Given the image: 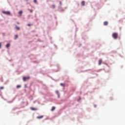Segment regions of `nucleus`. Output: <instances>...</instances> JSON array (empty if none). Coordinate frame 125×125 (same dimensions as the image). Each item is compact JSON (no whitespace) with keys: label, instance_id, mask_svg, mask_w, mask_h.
<instances>
[{"label":"nucleus","instance_id":"1","mask_svg":"<svg viewBox=\"0 0 125 125\" xmlns=\"http://www.w3.org/2000/svg\"><path fill=\"white\" fill-rule=\"evenodd\" d=\"M119 36V34H118V33L114 32L112 34V37L114 39V40H117L118 39V37Z\"/></svg>","mask_w":125,"mask_h":125},{"label":"nucleus","instance_id":"2","mask_svg":"<svg viewBox=\"0 0 125 125\" xmlns=\"http://www.w3.org/2000/svg\"><path fill=\"white\" fill-rule=\"evenodd\" d=\"M28 80H30V77L28 76V77H23V82H26V81H27Z\"/></svg>","mask_w":125,"mask_h":125},{"label":"nucleus","instance_id":"3","mask_svg":"<svg viewBox=\"0 0 125 125\" xmlns=\"http://www.w3.org/2000/svg\"><path fill=\"white\" fill-rule=\"evenodd\" d=\"M2 13H3V14H6V15H10V12L9 11H3Z\"/></svg>","mask_w":125,"mask_h":125},{"label":"nucleus","instance_id":"4","mask_svg":"<svg viewBox=\"0 0 125 125\" xmlns=\"http://www.w3.org/2000/svg\"><path fill=\"white\" fill-rule=\"evenodd\" d=\"M30 109L32 111H37L38 110V108L35 107H31Z\"/></svg>","mask_w":125,"mask_h":125},{"label":"nucleus","instance_id":"5","mask_svg":"<svg viewBox=\"0 0 125 125\" xmlns=\"http://www.w3.org/2000/svg\"><path fill=\"white\" fill-rule=\"evenodd\" d=\"M81 4L83 6H84L85 4V2L84 1H82L81 2Z\"/></svg>","mask_w":125,"mask_h":125},{"label":"nucleus","instance_id":"6","mask_svg":"<svg viewBox=\"0 0 125 125\" xmlns=\"http://www.w3.org/2000/svg\"><path fill=\"white\" fill-rule=\"evenodd\" d=\"M101 64H102V59H100L99 60V65H101Z\"/></svg>","mask_w":125,"mask_h":125},{"label":"nucleus","instance_id":"7","mask_svg":"<svg viewBox=\"0 0 125 125\" xmlns=\"http://www.w3.org/2000/svg\"><path fill=\"white\" fill-rule=\"evenodd\" d=\"M16 30H18V31H19V30H20V27H18L17 25H16Z\"/></svg>","mask_w":125,"mask_h":125},{"label":"nucleus","instance_id":"8","mask_svg":"<svg viewBox=\"0 0 125 125\" xmlns=\"http://www.w3.org/2000/svg\"><path fill=\"white\" fill-rule=\"evenodd\" d=\"M104 26H107V25H108V22L104 21Z\"/></svg>","mask_w":125,"mask_h":125},{"label":"nucleus","instance_id":"9","mask_svg":"<svg viewBox=\"0 0 125 125\" xmlns=\"http://www.w3.org/2000/svg\"><path fill=\"white\" fill-rule=\"evenodd\" d=\"M42 118H43V116L37 117V119H42Z\"/></svg>","mask_w":125,"mask_h":125},{"label":"nucleus","instance_id":"10","mask_svg":"<svg viewBox=\"0 0 125 125\" xmlns=\"http://www.w3.org/2000/svg\"><path fill=\"white\" fill-rule=\"evenodd\" d=\"M54 110H55V106H53L52 107V109H51V111H54Z\"/></svg>","mask_w":125,"mask_h":125},{"label":"nucleus","instance_id":"11","mask_svg":"<svg viewBox=\"0 0 125 125\" xmlns=\"http://www.w3.org/2000/svg\"><path fill=\"white\" fill-rule=\"evenodd\" d=\"M9 46H10V44H9V43H8V44H7L6 45V47L7 48L9 47Z\"/></svg>","mask_w":125,"mask_h":125},{"label":"nucleus","instance_id":"12","mask_svg":"<svg viewBox=\"0 0 125 125\" xmlns=\"http://www.w3.org/2000/svg\"><path fill=\"white\" fill-rule=\"evenodd\" d=\"M18 35H16L15 36V40H16V39H18Z\"/></svg>","mask_w":125,"mask_h":125},{"label":"nucleus","instance_id":"13","mask_svg":"<svg viewBox=\"0 0 125 125\" xmlns=\"http://www.w3.org/2000/svg\"><path fill=\"white\" fill-rule=\"evenodd\" d=\"M22 13H23V11H20L19 12V14H20V15H21L22 14Z\"/></svg>","mask_w":125,"mask_h":125},{"label":"nucleus","instance_id":"14","mask_svg":"<svg viewBox=\"0 0 125 125\" xmlns=\"http://www.w3.org/2000/svg\"><path fill=\"white\" fill-rule=\"evenodd\" d=\"M20 87H21V85H18L17 86V88H20Z\"/></svg>","mask_w":125,"mask_h":125},{"label":"nucleus","instance_id":"15","mask_svg":"<svg viewBox=\"0 0 125 125\" xmlns=\"http://www.w3.org/2000/svg\"><path fill=\"white\" fill-rule=\"evenodd\" d=\"M61 85L62 86H65V84H64L63 83H61Z\"/></svg>","mask_w":125,"mask_h":125},{"label":"nucleus","instance_id":"16","mask_svg":"<svg viewBox=\"0 0 125 125\" xmlns=\"http://www.w3.org/2000/svg\"><path fill=\"white\" fill-rule=\"evenodd\" d=\"M27 25H28L29 27H30V26H33V24H28Z\"/></svg>","mask_w":125,"mask_h":125},{"label":"nucleus","instance_id":"17","mask_svg":"<svg viewBox=\"0 0 125 125\" xmlns=\"http://www.w3.org/2000/svg\"><path fill=\"white\" fill-rule=\"evenodd\" d=\"M56 93L57 95L59 94V91H56Z\"/></svg>","mask_w":125,"mask_h":125},{"label":"nucleus","instance_id":"18","mask_svg":"<svg viewBox=\"0 0 125 125\" xmlns=\"http://www.w3.org/2000/svg\"><path fill=\"white\" fill-rule=\"evenodd\" d=\"M52 7H53V8H55V5H52Z\"/></svg>","mask_w":125,"mask_h":125},{"label":"nucleus","instance_id":"19","mask_svg":"<svg viewBox=\"0 0 125 125\" xmlns=\"http://www.w3.org/2000/svg\"><path fill=\"white\" fill-rule=\"evenodd\" d=\"M34 2H35V3H37V0H34Z\"/></svg>","mask_w":125,"mask_h":125},{"label":"nucleus","instance_id":"20","mask_svg":"<svg viewBox=\"0 0 125 125\" xmlns=\"http://www.w3.org/2000/svg\"><path fill=\"white\" fill-rule=\"evenodd\" d=\"M3 88H4V87L2 86L0 87V89H3Z\"/></svg>","mask_w":125,"mask_h":125},{"label":"nucleus","instance_id":"21","mask_svg":"<svg viewBox=\"0 0 125 125\" xmlns=\"http://www.w3.org/2000/svg\"><path fill=\"white\" fill-rule=\"evenodd\" d=\"M58 98H59L60 97V95L59 94H58Z\"/></svg>","mask_w":125,"mask_h":125},{"label":"nucleus","instance_id":"22","mask_svg":"<svg viewBox=\"0 0 125 125\" xmlns=\"http://www.w3.org/2000/svg\"><path fill=\"white\" fill-rule=\"evenodd\" d=\"M1 47V42H0V48Z\"/></svg>","mask_w":125,"mask_h":125},{"label":"nucleus","instance_id":"23","mask_svg":"<svg viewBox=\"0 0 125 125\" xmlns=\"http://www.w3.org/2000/svg\"><path fill=\"white\" fill-rule=\"evenodd\" d=\"M30 12L32 13V12H33V11L32 10H30Z\"/></svg>","mask_w":125,"mask_h":125},{"label":"nucleus","instance_id":"24","mask_svg":"<svg viewBox=\"0 0 125 125\" xmlns=\"http://www.w3.org/2000/svg\"><path fill=\"white\" fill-rule=\"evenodd\" d=\"M25 87H27V85H25Z\"/></svg>","mask_w":125,"mask_h":125},{"label":"nucleus","instance_id":"25","mask_svg":"<svg viewBox=\"0 0 125 125\" xmlns=\"http://www.w3.org/2000/svg\"><path fill=\"white\" fill-rule=\"evenodd\" d=\"M17 24H20V23H19V22H17Z\"/></svg>","mask_w":125,"mask_h":125},{"label":"nucleus","instance_id":"26","mask_svg":"<svg viewBox=\"0 0 125 125\" xmlns=\"http://www.w3.org/2000/svg\"><path fill=\"white\" fill-rule=\"evenodd\" d=\"M60 4H61V1L60 2Z\"/></svg>","mask_w":125,"mask_h":125}]
</instances>
